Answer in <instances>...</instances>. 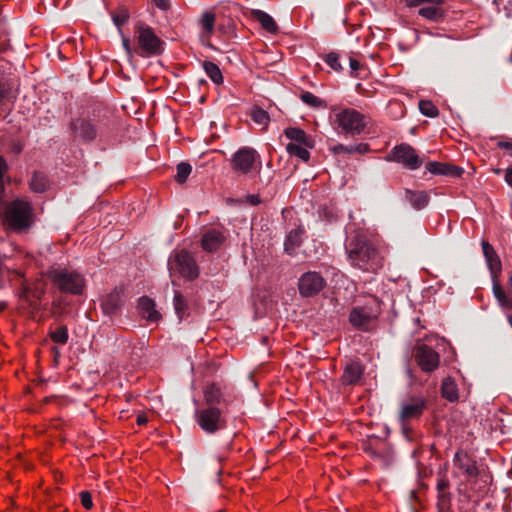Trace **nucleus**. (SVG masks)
<instances>
[{"mask_svg":"<svg viewBox=\"0 0 512 512\" xmlns=\"http://www.w3.org/2000/svg\"><path fill=\"white\" fill-rule=\"evenodd\" d=\"M345 253L349 264L363 272H376L383 266L381 251L363 233L347 237Z\"/></svg>","mask_w":512,"mask_h":512,"instance_id":"nucleus-1","label":"nucleus"},{"mask_svg":"<svg viewBox=\"0 0 512 512\" xmlns=\"http://www.w3.org/2000/svg\"><path fill=\"white\" fill-rule=\"evenodd\" d=\"M2 210L3 224L15 233H27L35 224L32 202L26 198L17 197L8 201Z\"/></svg>","mask_w":512,"mask_h":512,"instance_id":"nucleus-2","label":"nucleus"},{"mask_svg":"<svg viewBox=\"0 0 512 512\" xmlns=\"http://www.w3.org/2000/svg\"><path fill=\"white\" fill-rule=\"evenodd\" d=\"M42 275L52 283L53 288L62 294L80 296L85 291L86 280L77 271L60 266H51L45 272H42Z\"/></svg>","mask_w":512,"mask_h":512,"instance_id":"nucleus-3","label":"nucleus"},{"mask_svg":"<svg viewBox=\"0 0 512 512\" xmlns=\"http://www.w3.org/2000/svg\"><path fill=\"white\" fill-rule=\"evenodd\" d=\"M134 36L137 44L136 55L143 58L158 57L165 51L166 43L158 37L154 29L143 21L134 25Z\"/></svg>","mask_w":512,"mask_h":512,"instance_id":"nucleus-4","label":"nucleus"},{"mask_svg":"<svg viewBox=\"0 0 512 512\" xmlns=\"http://www.w3.org/2000/svg\"><path fill=\"white\" fill-rule=\"evenodd\" d=\"M168 270L171 276L178 275L188 281L198 278L200 270L196 259L185 249L174 250L168 259Z\"/></svg>","mask_w":512,"mask_h":512,"instance_id":"nucleus-5","label":"nucleus"},{"mask_svg":"<svg viewBox=\"0 0 512 512\" xmlns=\"http://www.w3.org/2000/svg\"><path fill=\"white\" fill-rule=\"evenodd\" d=\"M230 165L233 172L248 176L259 172L262 162L260 154L254 148L242 147L231 156Z\"/></svg>","mask_w":512,"mask_h":512,"instance_id":"nucleus-6","label":"nucleus"},{"mask_svg":"<svg viewBox=\"0 0 512 512\" xmlns=\"http://www.w3.org/2000/svg\"><path fill=\"white\" fill-rule=\"evenodd\" d=\"M126 302V287L121 284L100 298V308L105 316L114 318L122 315Z\"/></svg>","mask_w":512,"mask_h":512,"instance_id":"nucleus-7","label":"nucleus"},{"mask_svg":"<svg viewBox=\"0 0 512 512\" xmlns=\"http://www.w3.org/2000/svg\"><path fill=\"white\" fill-rule=\"evenodd\" d=\"M335 117L342 131L351 136L361 134L366 127L365 116L352 108L339 111Z\"/></svg>","mask_w":512,"mask_h":512,"instance_id":"nucleus-8","label":"nucleus"},{"mask_svg":"<svg viewBox=\"0 0 512 512\" xmlns=\"http://www.w3.org/2000/svg\"><path fill=\"white\" fill-rule=\"evenodd\" d=\"M69 130L74 139L84 144L94 142L98 136V128L90 117L72 118L69 123Z\"/></svg>","mask_w":512,"mask_h":512,"instance_id":"nucleus-9","label":"nucleus"},{"mask_svg":"<svg viewBox=\"0 0 512 512\" xmlns=\"http://www.w3.org/2000/svg\"><path fill=\"white\" fill-rule=\"evenodd\" d=\"M387 160L400 163L409 170H416L422 165V160L417 155L415 149L406 143L395 146L388 155Z\"/></svg>","mask_w":512,"mask_h":512,"instance_id":"nucleus-10","label":"nucleus"},{"mask_svg":"<svg viewBox=\"0 0 512 512\" xmlns=\"http://www.w3.org/2000/svg\"><path fill=\"white\" fill-rule=\"evenodd\" d=\"M46 293V284L42 280L25 283L21 287L19 297L25 301L29 307L37 311L41 309V301Z\"/></svg>","mask_w":512,"mask_h":512,"instance_id":"nucleus-11","label":"nucleus"},{"mask_svg":"<svg viewBox=\"0 0 512 512\" xmlns=\"http://www.w3.org/2000/svg\"><path fill=\"white\" fill-rule=\"evenodd\" d=\"M221 410L219 407L196 409L195 418L198 425L206 433L213 434L221 428Z\"/></svg>","mask_w":512,"mask_h":512,"instance_id":"nucleus-12","label":"nucleus"},{"mask_svg":"<svg viewBox=\"0 0 512 512\" xmlns=\"http://www.w3.org/2000/svg\"><path fill=\"white\" fill-rule=\"evenodd\" d=\"M326 286L322 275L315 271L304 273L298 281L299 293L303 297H312L321 292Z\"/></svg>","mask_w":512,"mask_h":512,"instance_id":"nucleus-13","label":"nucleus"},{"mask_svg":"<svg viewBox=\"0 0 512 512\" xmlns=\"http://www.w3.org/2000/svg\"><path fill=\"white\" fill-rule=\"evenodd\" d=\"M426 399L419 395L410 396L403 400L400 409V420L402 423L419 418L426 408Z\"/></svg>","mask_w":512,"mask_h":512,"instance_id":"nucleus-14","label":"nucleus"},{"mask_svg":"<svg viewBox=\"0 0 512 512\" xmlns=\"http://www.w3.org/2000/svg\"><path fill=\"white\" fill-rule=\"evenodd\" d=\"M378 314V309H373L372 307H356L351 311L349 320L356 328L368 330L373 320L377 318Z\"/></svg>","mask_w":512,"mask_h":512,"instance_id":"nucleus-15","label":"nucleus"},{"mask_svg":"<svg viewBox=\"0 0 512 512\" xmlns=\"http://www.w3.org/2000/svg\"><path fill=\"white\" fill-rule=\"evenodd\" d=\"M415 359L421 370L427 373L437 369L440 362L439 354L424 344L417 347Z\"/></svg>","mask_w":512,"mask_h":512,"instance_id":"nucleus-16","label":"nucleus"},{"mask_svg":"<svg viewBox=\"0 0 512 512\" xmlns=\"http://www.w3.org/2000/svg\"><path fill=\"white\" fill-rule=\"evenodd\" d=\"M481 246L483 250V255L487 263V267L491 275V280L492 282L497 281L502 272L501 260L498 254L496 253L495 249L489 242L483 240Z\"/></svg>","mask_w":512,"mask_h":512,"instance_id":"nucleus-17","label":"nucleus"},{"mask_svg":"<svg viewBox=\"0 0 512 512\" xmlns=\"http://www.w3.org/2000/svg\"><path fill=\"white\" fill-rule=\"evenodd\" d=\"M137 310L139 315L149 323H157L162 315L156 309V302L147 295L141 296L137 301Z\"/></svg>","mask_w":512,"mask_h":512,"instance_id":"nucleus-18","label":"nucleus"},{"mask_svg":"<svg viewBox=\"0 0 512 512\" xmlns=\"http://www.w3.org/2000/svg\"><path fill=\"white\" fill-rule=\"evenodd\" d=\"M224 245V235L214 229L206 230L201 237V247L205 252L214 253Z\"/></svg>","mask_w":512,"mask_h":512,"instance_id":"nucleus-19","label":"nucleus"},{"mask_svg":"<svg viewBox=\"0 0 512 512\" xmlns=\"http://www.w3.org/2000/svg\"><path fill=\"white\" fill-rule=\"evenodd\" d=\"M426 169L434 175H445L452 177H460L463 173V169L458 166H453L441 162H429L426 165Z\"/></svg>","mask_w":512,"mask_h":512,"instance_id":"nucleus-20","label":"nucleus"},{"mask_svg":"<svg viewBox=\"0 0 512 512\" xmlns=\"http://www.w3.org/2000/svg\"><path fill=\"white\" fill-rule=\"evenodd\" d=\"M364 369L359 362L348 363L342 375V382L345 385H355L363 375Z\"/></svg>","mask_w":512,"mask_h":512,"instance_id":"nucleus-21","label":"nucleus"},{"mask_svg":"<svg viewBox=\"0 0 512 512\" xmlns=\"http://www.w3.org/2000/svg\"><path fill=\"white\" fill-rule=\"evenodd\" d=\"M492 292L502 310L512 311V292L507 293L499 280L492 282Z\"/></svg>","mask_w":512,"mask_h":512,"instance_id":"nucleus-22","label":"nucleus"},{"mask_svg":"<svg viewBox=\"0 0 512 512\" xmlns=\"http://www.w3.org/2000/svg\"><path fill=\"white\" fill-rule=\"evenodd\" d=\"M454 463L460 470L464 471L470 477H477L479 474L476 463L466 455L456 453Z\"/></svg>","mask_w":512,"mask_h":512,"instance_id":"nucleus-23","label":"nucleus"},{"mask_svg":"<svg viewBox=\"0 0 512 512\" xmlns=\"http://www.w3.org/2000/svg\"><path fill=\"white\" fill-rule=\"evenodd\" d=\"M29 188L34 193H44L49 188L48 176L42 171H34L29 181Z\"/></svg>","mask_w":512,"mask_h":512,"instance_id":"nucleus-24","label":"nucleus"},{"mask_svg":"<svg viewBox=\"0 0 512 512\" xmlns=\"http://www.w3.org/2000/svg\"><path fill=\"white\" fill-rule=\"evenodd\" d=\"M418 14L427 20L439 22L444 18L445 11L442 4H431L420 8Z\"/></svg>","mask_w":512,"mask_h":512,"instance_id":"nucleus-25","label":"nucleus"},{"mask_svg":"<svg viewBox=\"0 0 512 512\" xmlns=\"http://www.w3.org/2000/svg\"><path fill=\"white\" fill-rule=\"evenodd\" d=\"M253 17L268 33L275 34L278 32L275 20L268 13L262 10H255L253 11Z\"/></svg>","mask_w":512,"mask_h":512,"instance_id":"nucleus-26","label":"nucleus"},{"mask_svg":"<svg viewBox=\"0 0 512 512\" xmlns=\"http://www.w3.org/2000/svg\"><path fill=\"white\" fill-rule=\"evenodd\" d=\"M405 198L417 210L423 209L429 202V196L424 191L405 190Z\"/></svg>","mask_w":512,"mask_h":512,"instance_id":"nucleus-27","label":"nucleus"},{"mask_svg":"<svg viewBox=\"0 0 512 512\" xmlns=\"http://www.w3.org/2000/svg\"><path fill=\"white\" fill-rule=\"evenodd\" d=\"M284 133L285 136L292 141L291 143L303 144L309 148L313 146L312 139L299 128L289 127L285 130Z\"/></svg>","mask_w":512,"mask_h":512,"instance_id":"nucleus-28","label":"nucleus"},{"mask_svg":"<svg viewBox=\"0 0 512 512\" xmlns=\"http://www.w3.org/2000/svg\"><path fill=\"white\" fill-rule=\"evenodd\" d=\"M222 397V390L215 383L208 385L204 391V399L207 407H218Z\"/></svg>","mask_w":512,"mask_h":512,"instance_id":"nucleus-29","label":"nucleus"},{"mask_svg":"<svg viewBox=\"0 0 512 512\" xmlns=\"http://www.w3.org/2000/svg\"><path fill=\"white\" fill-rule=\"evenodd\" d=\"M303 229L297 228L294 230H291L285 240L284 247L285 251L289 255H293L296 248H298L302 243V236H303Z\"/></svg>","mask_w":512,"mask_h":512,"instance_id":"nucleus-30","label":"nucleus"},{"mask_svg":"<svg viewBox=\"0 0 512 512\" xmlns=\"http://www.w3.org/2000/svg\"><path fill=\"white\" fill-rule=\"evenodd\" d=\"M330 150L334 154H341V153H347V154H365L369 151V145L366 143H358L354 145H343V144H337L330 148Z\"/></svg>","mask_w":512,"mask_h":512,"instance_id":"nucleus-31","label":"nucleus"},{"mask_svg":"<svg viewBox=\"0 0 512 512\" xmlns=\"http://www.w3.org/2000/svg\"><path fill=\"white\" fill-rule=\"evenodd\" d=\"M173 304H174L175 313L178 316L180 321L189 315L190 308L188 305V301H187L186 297L180 291L174 292Z\"/></svg>","mask_w":512,"mask_h":512,"instance_id":"nucleus-32","label":"nucleus"},{"mask_svg":"<svg viewBox=\"0 0 512 512\" xmlns=\"http://www.w3.org/2000/svg\"><path fill=\"white\" fill-rule=\"evenodd\" d=\"M202 68L206 75L212 80L213 83L219 85L224 81L222 71L220 67L212 61L204 60L202 62Z\"/></svg>","mask_w":512,"mask_h":512,"instance_id":"nucleus-33","label":"nucleus"},{"mask_svg":"<svg viewBox=\"0 0 512 512\" xmlns=\"http://www.w3.org/2000/svg\"><path fill=\"white\" fill-rule=\"evenodd\" d=\"M48 336L54 344L66 345L69 340L68 327L66 325H59L54 330L50 329Z\"/></svg>","mask_w":512,"mask_h":512,"instance_id":"nucleus-34","label":"nucleus"},{"mask_svg":"<svg viewBox=\"0 0 512 512\" xmlns=\"http://www.w3.org/2000/svg\"><path fill=\"white\" fill-rule=\"evenodd\" d=\"M112 21L117 27L119 34H122V26L126 24L130 18V11L126 6H119L117 10L111 13Z\"/></svg>","mask_w":512,"mask_h":512,"instance_id":"nucleus-35","label":"nucleus"},{"mask_svg":"<svg viewBox=\"0 0 512 512\" xmlns=\"http://www.w3.org/2000/svg\"><path fill=\"white\" fill-rule=\"evenodd\" d=\"M442 396L450 402L458 400V389L456 383L451 378H445L441 385Z\"/></svg>","mask_w":512,"mask_h":512,"instance_id":"nucleus-36","label":"nucleus"},{"mask_svg":"<svg viewBox=\"0 0 512 512\" xmlns=\"http://www.w3.org/2000/svg\"><path fill=\"white\" fill-rule=\"evenodd\" d=\"M200 23L202 25V28H203V32H202V38H209L210 35L213 33L214 31V27H215V14L210 12V11H206L203 13L201 19H200Z\"/></svg>","mask_w":512,"mask_h":512,"instance_id":"nucleus-37","label":"nucleus"},{"mask_svg":"<svg viewBox=\"0 0 512 512\" xmlns=\"http://www.w3.org/2000/svg\"><path fill=\"white\" fill-rule=\"evenodd\" d=\"M286 150L291 156H296L304 162L309 160L310 153L303 144L289 143Z\"/></svg>","mask_w":512,"mask_h":512,"instance_id":"nucleus-38","label":"nucleus"},{"mask_svg":"<svg viewBox=\"0 0 512 512\" xmlns=\"http://www.w3.org/2000/svg\"><path fill=\"white\" fill-rule=\"evenodd\" d=\"M300 99L303 103L306 105L312 107V108H326L327 104L326 102L314 95L311 92L305 91L300 94Z\"/></svg>","mask_w":512,"mask_h":512,"instance_id":"nucleus-39","label":"nucleus"},{"mask_svg":"<svg viewBox=\"0 0 512 512\" xmlns=\"http://www.w3.org/2000/svg\"><path fill=\"white\" fill-rule=\"evenodd\" d=\"M175 181L178 184H184L192 172V166L188 162H180L176 167Z\"/></svg>","mask_w":512,"mask_h":512,"instance_id":"nucleus-40","label":"nucleus"},{"mask_svg":"<svg viewBox=\"0 0 512 512\" xmlns=\"http://www.w3.org/2000/svg\"><path fill=\"white\" fill-rule=\"evenodd\" d=\"M208 470L211 473L216 474L217 482L221 485L222 484L221 476L224 471V456L218 455L211 463H209Z\"/></svg>","mask_w":512,"mask_h":512,"instance_id":"nucleus-41","label":"nucleus"},{"mask_svg":"<svg viewBox=\"0 0 512 512\" xmlns=\"http://www.w3.org/2000/svg\"><path fill=\"white\" fill-rule=\"evenodd\" d=\"M145 355V343L143 341H139L137 344H134L131 349L130 359L132 365H138L141 363V359Z\"/></svg>","mask_w":512,"mask_h":512,"instance_id":"nucleus-42","label":"nucleus"},{"mask_svg":"<svg viewBox=\"0 0 512 512\" xmlns=\"http://www.w3.org/2000/svg\"><path fill=\"white\" fill-rule=\"evenodd\" d=\"M420 112L430 118H434L438 115L437 107L429 100H421L419 102Z\"/></svg>","mask_w":512,"mask_h":512,"instance_id":"nucleus-43","label":"nucleus"},{"mask_svg":"<svg viewBox=\"0 0 512 512\" xmlns=\"http://www.w3.org/2000/svg\"><path fill=\"white\" fill-rule=\"evenodd\" d=\"M251 117L255 123H257L259 125H263L264 127H266L269 123L268 113L261 108H258V107L253 108V110L251 112Z\"/></svg>","mask_w":512,"mask_h":512,"instance_id":"nucleus-44","label":"nucleus"},{"mask_svg":"<svg viewBox=\"0 0 512 512\" xmlns=\"http://www.w3.org/2000/svg\"><path fill=\"white\" fill-rule=\"evenodd\" d=\"M9 151L14 154L15 156H18L22 153L24 147H25V140L22 138L18 139H10L8 142Z\"/></svg>","mask_w":512,"mask_h":512,"instance_id":"nucleus-45","label":"nucleus"},{"mask_svg":"<svg viewBox=\"0 0 512 512\" xmlns=\"http://www.w3.org/2000/svg\"><path fill=\"white\" fill-rule=\"evenodd\" d=\"M119 35L121 36L122 45L128 58L132 59L136 54L137 45L135 47H132L131 40L124 34V31L122 32V34Z\"/></svg>","mask_w":512,"mask_h":512,"instance_id":"nucleus-46","label":"nucleus"},{"mask_svg":"<svg viewBox=\"0 0 512 512\" xmlns=\"http://www.w3.org/2000/svg\"><path fill=\"white\" fill-rule=\"evenodd\" d=\"M325 62L335 71H339L341 69L339 57L336 53L327 54L325 57Z\"/></svg>","mask_w":512,"mask_h":512,"instance_id":"nucleus-47","label":"nucleus"},{"mask_svg":"<svg viewBox=\"0 0 512 512\" xmlns=\"http://www.w3.org/2000/svg\"><path fill=\"white\" fill-rule=\"evenodd\" d=\"M79 497H80V501H81L82 506L86 510L92 509V507H93V500H92V495H91V493L89 491L85 490V491L80 492Z\"/></svg>","mask_w":512,"mask_h":512,"instance_id":"nucleus-48","label":"nucleus"},{"mask_svg":"<svg viewBox=\"0 0 512 512\" xmlns=\"http://www.w3.org/2000/svg\"><path fill=\"white\" fill-rule=\"evenodd\" d=\"M237 25L234 21H229L228 23H226V32H225V35H226V40H230L232 38H238V35H237Z\"/></svg>","mask_w":512,"mask_h":512,"instance_id":"nucleus-49","label":"nucleus"},{"mask_svg":"<svg viewBox=\"0 0 512 512\" xmlns=\"http://www.w3.org/2000/svg\"><path fill=\"white\" fill-rule=\"evenodd\" d=\"M11 182V177H5V178H2L0 179V207L2 208L5 203H7L8 201L5 200V194H6V186L5 184L6 183H10Z\"/></svg>","mask_w":512,"mask_h":512,"instance_id":"nucleus-50","label":"nucleus"},{"mask_svg":"<svg viewBox=\"0 0 512 512\" xmlns=\"http://www.w3.org/2000/svg\"><path fill=\"white\" fill-rule=\"evenodd\" d=\"M443 0H407L408 6L414 7L424 3L428 4H443Z\"/></svg>","mask_w":512,"mask_h":512,"instance_id":"nucleus-51","label":"nucleus"},{"mask_svg":"<svg viewBox=\"0 0 512 512\" xmlns=\"http://www.w3.org/2000/svg\"><path fill=\"white\" fill-rule=\"evenodd\" d=\"M151 2L162 11H168L171 8L170 0H151Z\"/></svg>","mask_w":512,"mask_h":512,"instance_id":"nucleus-52","label":"nucleus"},{"mask_svg":"<svg viewBox=\"0 0 512 512\" xmlns=\"http://www.w3.org/2000/svg\"><path fill=\"white\" fill-rule=\"evenodd\" d=\"M223 153H224L223 150L215 148V149H211V150H208V151L202 153L201 157L204 158L206 161H209V160H214V157L210 158V156H212L214 154L217 156H221Z\"/></svg>","mask_w":512,"mask_h":512,"instance_id":"nucleus-53","label":"nucleus"},{"mask_svg":"<svg viewBox=\"0 0 512 512\" xmlns=\"http://www.w3.org/2000/svg\"><path fill=\"white\" fill-rule=\"evenodd\" d=\"M438 493V505L440 507V511H442L443 507L449 502V493H447L446 491Z\"/></svg>","mask_w":512,"mask_h":512,"instance_id":"nucleus-54","label":"nucleus"},{"mask_svg":"<svg viewBox=\"0 0 512 512\" xmlns=\"http://www.w3.org/2000/svg\"><path fill=\"white\" fill-rule=\"evenodd\" d=\"M9 170L6 159L0 154V179L5 178Z\"/></svg>","mask_w":512,"mask_h":512,"instance_id":"nucleus-55","label":"nucleus"},{"mask_svg":"<svg viewBox=\"0 0 512 512\" xmlns=\"http://www.w3.org/2000/svg\"><path fill=\"white\" fill-rule=\"evenodd\" d=\"M245 201L251 206H257L261 203L260 196L257 194L247 195Z\"/></svg>","mask_w":512,"mask_h":512,"instance_id":"nucleus-56","label":"nucleus"},{"mask_svg":"<svg viewBox=\"0 0 512 512\" xmlns=\"http://www.w3.org/2000/svg\"><path fill=\"white\" fill-rule=\"evenodd\" d=\"M497 146L501 149L506 150L510 156H512V141H499Z\"/></svg>","mask_w":512,"mask_h":512,"instance_id":"nucleus-57","label":"nucleus"},{"mask_svg":"<svg viewBox=\"0 0 512 512\" xmlns=\"http://www.w3.org/2000/svg\"><path fill=\"white\" fill-rule=\"evenodd\" d=\"M449 487V482L448 480L444 479V478H441L438 480L437 482V490L438 492H443V491H446Z\"/></svg>","mask_w":512,"mask_h":512,"instance_id":"nucleus-58","label":"nucleus"},{"mask_svg":"<svg viewBox=\"0 0 512 512\" xmlns=\"http://www.w3.org/2000/svg\"><path fill=\"white\" fill-rule=\"evenodd\" d=\"M505 181L510 187H512V165L506 170Z\"/></svg>","mask_w":512,"mask_h":512,"instance_id":"nucleus-59","label":"nucleus"},{"mask_svg":"<svg viewBox=\"0 0 512 512\" xmlns=\"http://www.w3.org/2000/svg\"><path fill=\"white\" fill-rule=\"evenodd\" d=\"M349 65L353 72L357 71L360 67V63L356 59H353V58H350Z\"/></svg>","mask_w":512,"mask_h":512,"instance_id":"nucleus-60","label":"nucleus"},{"mask_svg":"<svg viewBox=\"0 0 512 512\" xmlns=\"http://www.w3.org/2000/svg\"><path fill=\"white\" fill-rule=\"evenodd\" d=\"M136 422L138 425H145L148 422V418L145 414H140L137 416Z\"/></svg>","mask_w":512,"mask_h":512,"instance_id":"nucleus-61","label":"nucleus"},{"mask_svg":"<svg viewBox=\"0 0 512 512\" xmlns=\"http://www.w3.org/2000/svg\"><path fill=\"white\" fill-rule=\"evenodd\" d=\"M8 93V89H5L0 83V103L7 98Z\"/></svg>","mask_w":512,"mask_h":512,"instance_id":"nucleus-62","label":"nucleus"},{"mask_svg":"<svg viewBox=\"0 0 512 512\" xmlns=\"http://www.w3.org/2000/svg\"><path fill=\"white\" fill-rule=\"evenodd\" d=\"M220 136L217 135L216 133H211L210 137L208 139H206V142L207 144H210L212 143V141H214L215 139H219Z\"/></svg>","mask_w":512,"mask_h":512,"instance_id":"nucleus-63","label":"nucleus"},{"mask_svg":"<svg viewBox=\"0 0 512 512\" xmlns=\"http://www.w3.org/2000/svg\"><path fill=\"white\" fill-rule=\"evenodd\" d=\"M51 352L54 354L55 358H57L60 354L59 349L56 345L51 347Z\"/></svg>","mask_w":512,"mask_h":512,"instance_id":"nucleus-64","label":"nucleus"}]
</instances>
